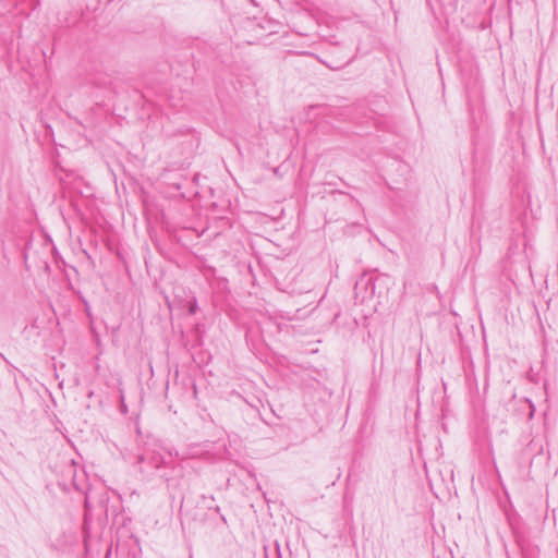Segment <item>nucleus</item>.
<instances>
[{"label": "nucleus", "mask_w": 558, "mask_h": 558, "mask_svg": "<svg viewBox=\"0 0 558 558\" xmlns=\"http://www.w3.org/2000/svg\"><path fill=\"white\" fill-rule=\"evenodd\" d=\"M186 304H187V314H191V315H194L196 314L197 310H198V306H197V302H196V299L194 296H191L187 301H186Z\"/></svg>", "instance_id": "nucleus-4"}, {"label": "nucleus", "mask_w": 558, "mask_h": 558, "mask_svg": "<svg viewBox=\"0 0 558 558\" xmlns=\"http://www.w3.org/2000/svg\"><path fill=\"white\" fill-rule=\"evenodd\" d=\"M468 96H469L471 123H472L473 128L476 130V132H478L481 126L485 122V111H484L483 102L481 101V104H477L474 100V92L469 88H468Z\"/></svg>", "instance_id": "nucleus-3"}, {"label": "nucleus", "mask_w": 558, "mask_h": 558, "mask_svg": "<svg viewBox=\"0 0 558 558\" xmlns=\"http://www.w3.org/2000/svg\"><path fill=\"white\" fill-rule=\"evenodd\" d=\"M335 45L332 50L333 54H339V58L332 59L329 62H324L331 70H340L347 64H350L355 58L356 52H353L351 49V45H347L344 43L339 41H330Z\"/></svg>", "instance_id": "nucleus-2"}, {"label": "nucleus", "mask_w": 558, "mask_h": 558, "mask_svg": "<svg viewBox=\"0 0 558 558\" xmlns=\"http://www.w3.org/2000/svg\"><path fill=\"white\" fill-rule=\"evenodd\" d=\"M384 277L374 276L372 274H362L354 286L355 300L362 304L373 300L376 292V281L383 280Z\"/></svg>", "instance_id": "nucleus-1"}, {"label": "nucleus", "mask_w": 558, "mask_h": 558, "mask_svg": "<svg viewBox=\"0 0 558 558\" xmlns=\"http://www.w3.org/2000/svg\"><path fill=\"white\" fill-rule=\"evenodd\" d=\"M317 108H318L317 106H312V107H310V109H308V113H310L312 110H315V109H317Z\"/></svg>", "instance_id": "nucleus-8"}, {"label": "nucleus", "mask_w": 558, "mask_h": 558, "mask_svg": "<svg viewBox=\"0 0 558 558\" xmlns=\"http://www.w3.org/2000/svg\"><path fill=\"white\" fill-rule=\"evenodd\" d=\"M96 84H98L100 87H106L107 86V82H95Z\"/></svg>", "instance_id": "nucleus-6"}, {"label": "nucleus", "mask_w": 558, "mask_h": 558, "mask_svg": "<svg viewBox=\"0 0 558 558\" xmlns=\"http://www.w3.org/2000/svg\"><path fill=\"white\" fill-rule=\"evenodd\" d=\"M530 409H531V411H530V417H532V416H533V414H534V407H533V404H532V403H530Z\"/></svg>", "instance_id": "nucleus-7"}, {"label": "nucleus", "mask_w": 558, "mask_h": 558, "mask_svg": "<svg viewBox=\"0 0 558 558\" xmlns=\"http://www.w3.org/2000/svg\"><path fill=\"white\" fill-rule=\"evenodd\" d=\"M473 144H474L475 150H477V149H478L477 135H474V136H473Z\"/></svg>", "instance_id": "nucleus-5"}]
</instances>
